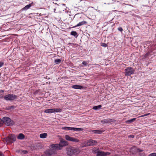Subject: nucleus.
Masks as SVG:
<instances>
[{"instance_id":"ddd939ff","label":"nucleus","mask_w":156,"mask_h":156,"mask_svg":"<svg viewBox=\"0 0 156 156\" xmlns=\"http://www.w3.org/2000/svg\"><path fill=\"white\" fill-rule=\"evenodd\" d=\"M25 135L22 133H20L18 135L17 138L19 140H23L25 138Z\"/></svg>"},{"instance_id":"1a4fd4ad","label":"nucleus","mask_w":156,"mask_h":156,"mask_svg":"<svg viewBox=\"0 0 156 156\" xmlns=\"http://www.w3.org/2000/svg\"><path fill=\"white\" fill-rule=\"evenodd\" d=\"M65 137L66 140H69L75 142H79V140L77 139L74 138L73 137L67 135H66L65 136Z\"/></svg>"},{"instance_id":"b1692460","label":"nucleus","mask_w":156,"mask_h":156,"mask_svg":"<svg viewBox=\"0 0 156 156\" xmlns=\"http://www.w3.org/2000/svg\"><path fill=\"white\" fill-rule=\"evenodd\" d=\"M61 60L60 59H56L55 60V63H56L57 64L60 63L61 62Z\"/></svg>"},{"instance_id":"a878e982","label":"nucleus","mask_w":156,"mask_h":156,"mask_svg":"<svg viewBox=\"0 0 156 156\" xmlns=\"http://www.w3.org/2000/svg\"><path fill=\"white\" fill-rule=\"evenodd\" d=\"M46 154L47 155L50 156L51 155V154L50 152V151H47L46 152Z\"/></svg>"},{"instance_id":"cd10ccee","label":"nucleus","mask_w":156,"mask_h":156,"mask_svg":"<svg viewBox=\"0 0 156 156\" xmlns=\"http://www.w3.org/2000/svg\"><path fill=\"white\" fill-rule=\"evenodd\" d=\"M87 62L85 61H84L82 62V64L85 66H87Z\"/></svg>"},{"instance_id":"9d476101","label":"nucleus","mask_w":156,"mask_h":156,"mask_svg":"<svg viewBox=\"0 0 156 156\" xmlns=\"http://www.w3.org/2000/svg\"><path fill=\"white\" fill-rule=\"evenodd\" d=\"M110 153L108 152H105L103 151H98L97 154V156H106L108 155Z\"/></svg>"},{"instance_id":"2eb2a0df","label":"nucleus","mask_w":156,"mask_h":156,"mask_svg":"<svg viewBox=\"0 0 156 156\" xmlns=\"http://www.w3.org/2000/svg\"><path fill=\"white\" fill-rule=\"evenodd\" d=\"M86 23L87 22L85 21H83L79 23L76 25L74 27H77L81 26L84 24H86Z\"/></svg>"},{"instance_id":"e433bc0d","label":"nucleus","mask_w":156,"mask_h":156,"mask_svg":"<svg viewBox=\"0 0 156 156\" xmlns=\"http://www.w3.org/2000/svg\"><path fill=\"white\" fill-rule=\"evenodd\" d=\"M2 92H4V91H3V90H2Z\"/></svg>"},{"instance_id":"72a5a7b5","label":"nucleus","mask_w":156,"mask_h":156,"mask_svg":"<svg viewBox=\"0 0 156 156\" xmlns=\"http://www.w3.org/2000/svg\"><path fill=\"white\" fill-rule=\"evenodd\" d=\"M137 150H138V151H139V152H141V151H142V150H140L139 149H138Z\"/></svg>"},{"instance_id":"20e7f679","label":"nucleus","mask_w":156,"mask_h":156,"mask_svg":"<svg viewBox=\"0 0 156 156\" xmlns=\"http://www.w3.org/2000/svg\"><path fill=\"white\" fill-rule=\"evenodd\" d=\"M125 75L127 76H130L133 74L134 72V69L131 67H128L125 69Z\"/></svg>"},{"instance_id":"6ab92c4d","label":"nucleus","mask_w":156,"mask_h":156,"mask_svg":"<svg viewBox=\"0 0 156 156\" xmlns=\"http://www.w3.org/2000/svg\"><path fill=\"white\" fill-rule=\"evenodd\" d=\"M53 113L54 112H60L62 111L61 109L60 108H52Z\"/></svg>"},{"instance_id":"c756f323","label":"nucleus","mask_w":156,"mask_h":156,"mask_svg":"<svg viewBox=\"0 0 156 156\" xmlns=\"http://www.w3.org/2000/svg\"><path fill=\"white\" fill-rule=\"evenodd\" d=\"M118 30L120 31H122L123 30L122 28V27L119 28Z\"/></svg>"},{"instance_id":"f3484780","label":"nucleus","mask_w":156,"mask_h":156,"mask_svg":"<svg viewBox=\"0 0 156 156\" xmlns=\"http://www.w3.org/2000/svg\"><path fill=\"white\" fill-rule=\"evenodd\" d=\"M111 122V119H105L101 121V122L102 123H105L109 122Z\"/></svg>"},{"instance_id":"4be33fe9","label":"nucleus","mask_w":156,"mask_h":156,"mask_svg":"<svg viewBox=\"0 0 156 156\" xmlns=\"http://www.w3.org/2000/svg\"><path fill=\"white\" fill-rule=\"evenodd\" d=\"M101 107V105H98L97 106H94L93 107V109L94 110H97L100 109Z\"/></svg>"},{"instance_id":"39448f33","label":"nucleus","mask_w":156,"mask_h":156,"mask_svg":"<svg viewBox=\"0 0 156 156\" xmlns=\"http://www.w3.org/2000/svg\"><path fill=\"white\" fill-rule=\"evenodd\" d=\"M62 129L70 130L74 131H81L83 130V129L82 128L67 126L62 127Z\"/></svg>"},{"instance_id":"bb28decb","label":"nucleus","mask_w":156,"mask_h":156,"mask_svg":"<svg viewBox=\"0 0 156 156\" xmlns=\"http://www.w3.org/2000/svg\"><path fill=\"white\" fill-rule=\"evenodd\" d=\"M149 156H156V153H151L149 155Z\"/></svg>"},{"instance_id":"9b49d317","label":"nucleus","mask_w":156,"mask_h":156,"mask_svg":"<svg viewBox=\"0 0 156 156\" xmlns=\"http://www.w3.org/2000/svg\"><path fill=\"white\" fill-rule=\"evenodd\" d=\"M105 131L103 129H98V130H91V132H93L95 134H100Z\"/></svg>"},{"instance_id":"7c9ffc66","label":"nucleus","mask_w":156,"mask_h":156,"mask_svg":"<svg viewBox=\"0 0 156 156\" xmlns=\"http://www.w3.org/2000/svg\"><path fill=\"white\" fill-rule=\"evenodd\" d=\"M101 46L103 47H106L107 46V45L105 43H102V44L101 45Z\"/></svg>"},{"instance_id":"f03ea898","label":"nucleus","mask_w":156,"mask_h":156,"mask_svg":"<svg viewBox=\"0 0 156 156\" xmlns=\"http://www.w3.org/2000/svg\"><path fill=\"white\" fill-rule=\"evenodd\" d=\"M2 121L7 126H11L14 123L13 121L7 117H5L2 118Z\"/></svg>"},{"instance_id":"423d86ee","label":"nucleus","mask_w":156,"mask_h":156,"mask_svg":"<svg viewBox=\"0 0 156 156\" xmlns=\"http://www.w3.org/2000/svg\"><path fill=\"white\" fill-rule=\"evenodd\" d=\"M49 148L52 150H60L62 149V147L59 144H53L51 145Z\"/></svg>"},{"instance_id":"0eeeda50","label":"nucleus","mask_w":156,"mask_h":156,"mask_svg":"<svg viewBox=\"0 0 156 156\" xmlns=\"http://www.w3.org/2000/svg\"><path fill=\"white\" fill-rule=\"evenodd\" d=\"M6 140L7 141L12 143L16 141V137L15 135L11 134L8 137Z\"/></svg>"},{"instance_id":"7ed1b4c3","label":"nucleus","mask_w":156,"mask_h":156,"mask_svg":"<svg viewBox=\"0 0 156 156\" xmlns=\"http://www.w3.org/2000/svg\"><path fill=\"white\" fill-rule=\"evenodd\" d=\"M17 96L14 94H8L4 96V99L6 101L14 100L17 98Z\"/></svg>"},{"instance_id":"c85d7f7f","label":"nucleus","mask_w":156,"mask_h":156,"mask_svg":"<svg viewBox=\"0 0 156 156\" xmlns=\"http://www.w3.org/2000/svg\"><path fill=\"white\" fill-rule=\"evenodd\" d=\"M4 65V63L2 62H0V68L2 67Z\"/></svg>"},{"instance_id":"5701e85b","label":"nucleus","mask_w":156,"mask_h":156,"mask_svg":"<svg viewBox=\"0 0 156 156\" xmlns=\"http://www.w3.org/2000/svg\"><path fill=\"white\" fill-rule=\"evenodd\" d=\"M136 119V118H133V119L128 120L127 121V123H131L132 122H134L135 120Z\"/></svg>"},{"instance_id":"6e6552de","label":"nucleus","mask_w":156,"mask_h":156,"mask_svg":"<svg viewBox=\"0 0 156 156\" xmlns=\"http://www.w3.org/2000/svg\"><path fill=\"white\" fill-rule=\"evenodd\" d=\"M97 144V142L95 140H87V144L85 145L84 147L87 146H90L96 145Z\"/></svg>"},{"instance_id":"f257e3e1","label":"nucleus","mask_w":156,"mask_h":156,"mask_svg":"<svg viewBox=\"0 0 156 156\" xmlns=\"http://www.w3.org/2000/svg\"><path fill=\"white\" fill-rule=\"evenodd\" d=\"M66 154L67 155L72 156L73 155L79 154L81 151L79 147H70L66 148Z\"/></svg>"},{"instance_id":"a211bd4d","label":"nucleus","mask_w":156,"mask_h":156,"mask_svg":"<svg viewBox=\"0 0 156 156\" xmlns=\"http://www.w3.org/2000/svg\"><path fill=\"white\" fill-rule=\"evenodd\" d=\"M31 6V5L30 4L28 5H27L25 7H24V8H23L22 9V10H26L27 9H29V8H30Z\"/></svg>"},{"instance_id":"aec40b11","label":"nucleus","mask_w":156,"mask_h":156,"mask_svg":"<svg viewBox=\"0 0 156 156\" xmlns=\"http://www.w3.org/2000/svg\"><path fill=\"white\" fill-rule=\"evenodd\" d=\"M44 112L46 113H53V109H47L44 111Z\"/></svg>"},{"instance_id":"4468645a","label":"nucleus","mask_w":156,"mask_h":156,"mask_svg":"<svg viewBox=\"0 0 156 156\" xmlns=\"http://www.w3.org/2000/svg\"><path fill=\"white\" fill-rule=\"evenodd\" d=\"M72 88L75 89H81L83 88V87L80 85H74L72 86Z\"/></svg>"},{"instance_id":"2f4dec72","label":"nucleus","mask_w":156,"mask_h":156,"mask_svg":"<svg viewBox=\"0 0 156 156\" xmlns=\"http://www.w3.org/2000/svg\"><path fill=\"white\" fill-rule=\"evenodd\" d=\"M149 114H144V115H142L141 116V117H143V116H147V115H148Z\"/></svg>"},{"instance_id":"473e14b6","label":"nucleus","mask_w":156,"mask_h":156,"mask_svg":"<svg viewBox=\"0 0 156 156\" xmlns=\"http://www.w3.org/2000/svg\"><path fill=\"white\" fill-rule=\"evenodd\" d=\"M0 156H4V155L1 152H0Z\"/></svg>"},{"instance_id":"f704fd0d","label":"nucleus","mask_w":156,"mask_h":156,"mask_svg":"<svg viewBox=\"0 0 156 156\" xmlns=\"http://www.w3.org/2000/svg\"><path fill=\"white\" fill-rule=\"evenodd\" d=\"M148 54H149V53H147V54H146L145 55H146V56H147L148 55Z\"/></svg>"},{"instance_id":"393cba45","label":"nucleus","mask_w":156,"mask_h":156,"mask_svg":"<svg viewBox=\"0 0 156 156\" xmlns=\"http://www.w3.org/2000/svg\"><path fill=\"white\" fill-rule=\"evenodd\" d=\"M20 154H26L27 153V152L26 151H19V152Z\"/></svg>"},{"instance_id":"c9c22d12","label":"nucleus","mask_w":156,"mask_h":156,"mask_svg":"<svg viewBox=\"0 0 156 156\" xmlns=\"http://www.w3.org/2000/svg\"><path fill=\"white\" fill-rule=\"evenodd\" d=\"M11 107V108H13V107H12V106L11 107Z\"/></svg>"},{"instance_id":"f8f14e48","label":"nucleus","mask_w":156,"mask_h":156,"mask_svg":"<svg viewBox=\"0 0 156 156\" xmlns=\"http://www.w3.org/2000/svg\"><path fill=\"white\" fill-rule=\"evenodd\" d=\"M68 144V142L64 140H61L60 142V143L59 144H60L61 146L62 149L63 146H67Z\"/></svg>"},{"instance_id":"412c9836","label":"nucleus","mask_w":156,"mask_h":156,"mask_svg":"<svg viewBox=\"0 0 156 156\" xmlns=\"http://www.w3.org/2000/svg\"><path fill=\"white\" fill-rule=\"evenodd\" d=\"M70 34L73 35L76 37H77L78 36L77 33L75 31H72L71 32Z\"/></svg>"},{"instance_id":"dca6fc26","label":"nucleus","mask_w":156,"mask_h":156,"mask_svg":"<svg viewBox=\"0 0 156 156\" xmlns=\"http://www.w3.org/2000/svg\"><path fill=\"white\" fill-rule=\"evenodd\" d=\"M47 136V134L46 133H41L40 135V137L41 138H45Z\"/></svg>"}]
</instances>
